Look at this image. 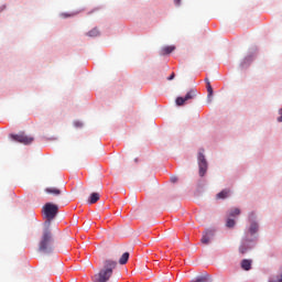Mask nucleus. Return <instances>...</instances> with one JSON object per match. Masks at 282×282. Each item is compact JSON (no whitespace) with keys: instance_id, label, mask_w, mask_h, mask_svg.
I'll use <instances>...</instances> for the list:
<instances>
[{"instance_id":"nucleus-8","label":"nucleus","mask_w":282,"mask_h":282,"mask_svg":"<svg viewBox=\"0 0 282 282\" xmlns=\"http://www.w3.org/2000/svg\"><path fill=\"white\" fill-rule=\"evenodd\" d=\"M213 235H215V231L213 230H206L203 234V237L200 239V243H204L205 246H208V243H210V237H213Z\"/></svg>"},{"instance_id":"nucleus-14","label":"nucleus","mask_w":282,"mask_h":282,"mask_svg":"<svg viewBox=\"0 0 282 282\" xmlns=\"http://www.w3.org/2000/svg\"><path fill=\"white\" fill-rule=\"evenodd\" d=\"M257 232H259V225L257 223H251L249 227V234L257 235Z\"/></svg>"},{"instance_id":"nucleus-17","label":"nucleus","mask_w":282,"mask_h":282,"mask_svg":"<svg viewBox=\"0 0 282 282\" xmlns=\"http://www.w3.org/2000/svg\"><path fill=\"white\" fill-rule=\"evenodd\" d=\"M87 35H88V36H93V37L99 36V35H100V31H98V29H93L91 31H89V32L87 33Z\"/></svg>"},{"instance_id":"nucleus-11","label":"nucleus","mask_w":282,"mask_h":282,"mask_svg":"<svg viewBox=\"0 0 282 282\" xmlns=\"http://www.w3.org/2000/svg\"><path fill=\"white\" fill-rule=\"evenodd\" d=\"M45 193H47V195H54L55 197H58V195H61V189H58L57 187H46Z\"/></svg>"},{"instance_id":"nucleus-19","label":"nucleus","mask_w":282,"mask_h":282,"mask_svg":"<svg viewBox=\"0 0 282 282\" xmlns=\"http://www.w3.org/2000/svg\"><path fill=\"white\" fill-rule=\"evenodd\" d=\"M206 83L208 96H213V86L210 85V80L206 79Z\"/></svg>"},{"instance_id":"nucleus-20","label":"nucleus","mask_w":282,"mask_h":282,"mask_svg":"<svg viewBox=\"0 0 282 282\" xmlns=\"http://www.w3.org/2000/svg\"><path fill=\"white\" fill-rule=\"evenodd\" d=\"M76 14H78V12H75V13H62L61 18L62 19H67L69 17H76Z\"/></svg>"},{"instance_id":"nucleus-18","label":"nucleus","mask_w":282,"mask_h":282,"mask_svg":"<svg viewBox=\"0 0 282 282\" xmlns=\"http://www.w3.org/2000/svg\"><path fill=\"white\" fill-rule=\"evenodd\" d=\"M236 224L237 223L235 221V219H231V218H228L226 221L227 228H235Z\"/></svg>"},{"instance_id":"nucleus-23","label":"nucleus","mask_w":282,"mask_h":282,"mask_svg":"<svg viewBox=\"0 0 282 282\" xmlns=\"http://www.w3.org/2000/svg\"><path fill=\"white\" fill-rule=\"evenodd\" d=\"M175 78V73H172L170 77H167V80H173Z\"/></svg>"},{"instance_id":"nucleus-22","label":"nucleus","mask_w":282,"mask_h":282,"mask_svg":"<svg viewBox=\"0 0 282 282\" xmlns=\"http://www.w3.org/2000/svg\"><path fill=\"white\" fill-rule=\"evenodd\" d=\"M175 6L180 7L182 6V0H174Z\"/></svg>"},{"instance_id":"nucleus-25","label":"nucleus","mask_w":282,"mask_h":282,"mask_svg":"<svg viewBox=\"0 0 282 282\" xmlns=\"http://www.w3.org/2000/svg\"><path fill=\"white\" fill-rule=\"evenodd\" d=\"M94 12H98V9H94L93 11L89 12V14H94Z\"/></svg>"},{"instance_id":"nucleus-10","label":"nucleus","mask_w":282,"mask_h":282,"mask_svg":"<svg viewBox=\"0 0 282 282\" xmlns=\"http://www.w3.org/2000/svg\"><path fill=\"white\" fill-rule=\"evenodd\" d=\"M241 268L242 270H246V272L252 270V260L243 259L241 261Z\"/></svg>"},{"instance_id":"nucleus-4","label":"nucleus","mask_w":282,"mask_h":282,"mask_svg":"<svg viewBox=\"0 0 282 282\" xmlns=\"http://www.w3.org/2000/svg\"><path fill=\"white\" fill-rule=\"evenodd\" d=\"M198 161V175L199 177H204L208 171V161H206V156L204 155V151L198 152L197 156Z\"/></svg>"},{"instance_id":"nucleus-16","label":"nucleus","mask_w":282,"mask_h":282,"mask_svg":"<svg viewBox=\"0 0 282 282\" xmlns=\"http://www.w3.org/2000/svg\"><path fill=\"white\" fill-rule=\"evenodd\" d=\"M238 215H241V209L235 207L229 210V217H238Z\"/></svg>"},{"instance_id":"nucleus-6","label":"nucleus","mask_w":282,"mask_h":282,"mask_svg":"<svg viewBox=\"0 0 282 282\" xmlns=\"http://www.w3.org/2000/svg\"><path fill=\"white\" fill-rule=\"evenodd\" d=\"M11 138L14 142H20V144H32L34 142V137H29L25 133L12 134Z\"/></svg>"},{"instance_id":"nucleus-7","label":"nucleus","mask_w":282,"mask_h":282,"mask_svg":"<svg viewBox=\"0 0 282 282\" xmlns=\"http://www.w3.org/2000/svg\"><path fill=\"white\" fill-rule=\"evenodd\" d=\"M251 248H252V246H250V240H248V238H246V239H243L242 243L239 247V252H240V254H246V252H248Z\"/></svg>"},{"instance_id":"nucleus-5","label":"nucleus","mask_w":282,"mask_h":282,"mask_svg":"<svg viewBox=\"0 0 282 282\" xmlns=\"http://www.w3.org/2000/svg\"><path fill=\"white\" fill-rule=\"evenodd\" d=\"M196 96H197V91L195 89H191L189 91H187L185 97H177L175 102H176L177 107H183V105H185V102H188V100L195 99Z\"/></svg>"},{"instance_id":"nucleus-15","label":"nucleus","mask_w":282,"mask_h":282,"mask_svg":"<svg viewBox=\"0 0 282 282\" xmlns=\"http://www.w3.org/2000/svg\"><path fill=\"white\" fill-rule=\"evenodd\" d=\"M129 261V252H124L121 258L119 259L120 265H126V263Z\"/></svg>"},{"instance_id":"nucleus-13","label":"nucleus","mask_w":282,"mask_h":282,"mask_svg":"<svg viewBox=\"0 0 282 282\" xmlns=\"http://www.w3.org/2000/svg\"><path fill=\"white\" fill-rule=\"evenodd\" d=\"M172 52H175V46H165L161 50L162 56H166V54H171Z\"/></svg>"},{"instance_id":"nucleus-3","label":"nucleus","mask_w":282,"mask_h":282,"mask_svg":"<svg viewBox=\"0 0 282 282\" xmlns=\"http://www.w3.org/2000/svg\"><path fill=\"white\" fill-rule=\"evenodd\" d=\"M42 213L50 223L55 219L56 215H58V205L46 203L42 208Z\"/></svg>"},{"instance_id":"nucleus-9","label":"nucleus","mask_w":282,"mask_h":282,"mask_svg":"<svg viewBox=\"0 0 282 282\" xmlns=\"http://www.w3.org/2000/svg\"><path fill=\"white\" fill-rule=\"evenodd\" d=\"M230 197V189H223L220 193L216 195V199H228Z\"/></svg>"},{"instance_id":"nucleus-21","label":"nucleus","mask_w":282,"mask_h":282,"mask_svg":"<svg viewBox=\"0 0 282 282\" xmlns=\"http://www.w3.org/2000/svg\"><path fill=\"white\" fill-rule=\"evenodd\" d=\"M171 182L172 184H175V182H177V176H171Z\"/></svg>"},{"instance_id":"nucleus-24","label":"nucleus","mask_w":282,"mask_h":282,"mask_svg":"<svg viewBox=\"0 0 282 282\" xmlns=\"http://www.w3.org/2000/svg\"><path fill=\"white\" fill-rule=\"evenodd\" d=\"M74 126H75V127H83V123H82L80 121H75V122H74Z\"/></svg>"},{"instance_id":"nucleus-12","label":"nucleus","mask_w":282,"mask_h":282,"mask_svg":"<svg viewBox=\"0 0 282 282\" xmlns=\"http://www.w3.org/2000/svg\"><path fill=\"white\" fill-rule=\"evenodd\" d=\"M100 199V194L98 193H91L88 198V204H96Z\"/></svg>"},{"instance_id":"nucleus-1","label":"nucleus","mask_w":282,"mask_h":282,"mask_svg":"<svg viewBox=\"0 0 282 282\" xmlns=\"http://www.w3.org/2000/svg\"><path fill=\"white\" fill-rule=\"evenodd\" d=\"M118 262L113 260H106L98 274L94 275V282H107L113 276V270H116Z\"/></svg>"},{"instance_id":"nucleus-2","label":"nucleus","mask_w":282,"mask_h":282,"mask_svg":"<svg viewBox=\"0 0 282 282\" xmlns=\"http://www.w3.org/2000/svg\"><path fill=\"white\" fill-rule=\"evenodd\" d=\"M39 250L45 254H50L54 251V238L52 237V231H50V228L44 229L40 240Z\"/></svg>"}]
</instances>
